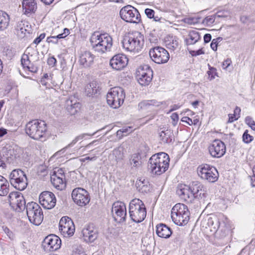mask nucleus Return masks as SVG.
Instances as JSON below:
<instances>
[{"instance_id":"nucleus-31","label":"nucleus","mask_w":255,"mask_h":255,"mask_svg":"<svg viewBox=\"0 0 255 255\" xmlns=\"http://www.w3.org/2000/svg\"><path fill=\"white\" fill-rule=\"evenodd\" d=\"M164 40L165 45L168 49L174 50L177 48L178 41L176 36L168 35L165 37Z\"/></svg>"},{"instance_id":"nucleus-63","label":"nucleus","mask_w":255,"mask_h":255,"mask_svg":"<svg viewBox=\"0 0 255 255\" xmlns=\"http://www.w3.org/2000/svg\"><path fill=\"white\" fill-rule=\"evenodd\" d=\"M121 129L124 134V133L127 134L128 133L131 132L132 131L131 128L129 127L128 128H123Z\"/></svg>"},{"instance_id":"nucleus-51","label":"nucleus","mask_w":255,"mask_h":255,"mask_svg":"<svg viewBox=\"0 0 255 255\" xmlns=\"http://www.w3.org/2000/svg\"><path fill=\"white\" fill-rule=\"evenodd\" d=\"M190 54L192 56H196L201 54H204V51L202 49H200L198 50H192L190 51Z\"/></svg>"},{"instance_id":"nucleus-25","label":"nucleus","mask_w":255,"mask_h":255,"mask_svg":"<svg viewBox=\"0 0 255 255\" xmlns=\"http://www.w3.org/2000/svg\"><path fill=\"white\" fill-rule=\"evenodd\" d=\"M88 192H85L84 194L81 192H72V197L74 201L78 205L83 206L88 204L90 201V198L87 194Z\"/></svg>"},{"instance_id":"nucleus-61","label":"nucleus","mask_w":255,"mask_h":255,"mask_svg":"<svg viewBox=\"0 0 255 255\" xmlns=\"http://www.w3.org/2000/svg\"><path fill=\"white\" fill-rule=\"evenodd\" d=\"M6 159V157H0V167H2L3 168L6 167L5 159Z\"/></svg>"},{"instance_id":"nucleus-53","label":"nucleus","mask_w":255,"mask_h":255,"mask_svg":"<svg viewBox=\"0 0 255 255\" xmlns=\"http://www.w3.org/2000/svg\"><path fill=\"white\" fill-rule=\"evenodd\" d=\"M28 70L29 71L32 73H36L38 71V67L35 66L33 63H31L27 68L26 69Z\"/></svg>"},{"instance_id":"nucleus-7","label":"nucleus","mask_w":255,"mask_h":255,"mask_svg":"<svg viewBox=\"0 0 255 255\" xmlns=\"http://www.w3.org/2000/svg\"><path fill=\"white\" fill-rule=\"evenodd\" d=\"M25 208L29 222L35 225H39L43 220V211L40 206L34 202H30L26 204Z\"/></svg>"},{"instance_id":"nucleus-64","label":"nucleus","mask_w":255,"mask_h":255,"mask_svg":"<svg viewBox=\"0 0 255 255\" xmlns=\"http://www.w3.org/2000/svg\"><path fill=\"white\" fill-rule=\"evenodd\" d=\"M7 133V130L3 128H0V137H2Z\"/></svg>"},{"instance_id":"nucleus-58","label":"nucleus","mask_w":255,"mask_h":255,"mask_svg":"<svg viewBox=\"0 0 255 255\" xmlns=\"http://www.w3.org/2000/svg\"><path fill=\"white\" fill-rule=\"evenodd\" d=\"M252 171L253 175L251 177V184L253 187H255V165L253 167Z\"/></svg>"},{"instance_id":"nucleus-6","label":"nucleus","mask_w":255,"mask_h":255,"mask_svg":"<svg viewBox=\"0 0 255 255\" xmlns=\"http://www.w3.org/2000/svg\"><path fill=\"white\" fill-rule=\"evenodd\" d=\"M129 214L131 220L135 223H140L145 218L146 210L145 205L139 199H134L129 203Z\"/></svg>"},{"instance_id":"nucleus-32","label":"nucleus","mask_w":255,"mask_h":255,"mask_svg":"<svg viewBox=\"0 0 255 255\" xmlns=\"http://www.w3.org/2000/svg\"><path fill=\"white\" fill-rule=\"evenodd\" d=\"M9 17L5 12L0 10V31L5 29L9 25Z\"/></svg>"},{"instance_id":"nucleus-17","label":"nucleus","mask_w":255,"mask_h":255,"mask_svg":"<svg viewBox=\"0 0 255 255\" xmlns=\"http://www.w3.org/2000/svg\"><path fill=\"white\" fill-rule=\"evenodd\" d=\"M9 204L13 210L20 212L25 208V201L20 192H10L8 195Z\"/></svg>"},{"instance_id":"nucleus-13","label":"nucleus","mask_w":255,"mask_h":255,"mask_svg":"<svg viewBox=\"0 0 255 255\" xmlns=\"http://www.w3.org/2000/svg\"><path fill=\"white\" fill-rule=\"evenodd\" d=\"M149 54L152 60L158 64L166 63L169 59L170 56L168 52L160 46L151 48Z\"/></svg>"},{"instance_id":"nucleus-39","label":"nucleus","mask_w":255,"mask_h":255,"mask_svg":"<svg viewBox=\"0 0 255 255\" xmlns=\"http://www.w3.org/2000/svg\"><path fill=\"white\" fill-rule=\"evenodd\" d=\"M31 61L28 54L24 53L21 58V64L23 68L26 69L30 65H31Z\"/></svg>"},{"instance_id":"nucleus-36","label":"nucleus","mask_w":255,"mask_h":255,"mask_svg":"<svg viewBox=\"0 0 255 255\" xmlns=\"http://www.w3.org/2000/svg\"><path fill=\"white\" fill-rule=\"evenodd\" d=\"M190 191H201L205 190L203 185L198 181H193L189 185Z\"/></svg>"},{"instance_id":"nucleus-55","label":"nucleus","mask_w":255,"mask_h":255,"mask_svg":"<svg viewBox=\"0 0 255 255\" xmlns=\"http://www.w3.org/2000/svg\"><path fill=\"white\" fill-rule=\"evenodd\" d=\"M56 63V59L54 57H51L47 60V64L52 67L55 66Z\"/></svg>"},{"instance_id":"nucleus-20","label":"nucleus","mask_w":255,"mask_h":255,"mask_svg":"<svg viewBox=\"0 0 255 255\" xmlns=\"http://www.w3.org/2000/svg\"><path fill=\"white\" fill-rule=\"evenodd\" d=\"M39 200L41 205L47 209L54 208L56 203V199L53 192H41Z\"/></svg>"},{"instance_id":"nucleus-30","label":"nucleus","mask_w":255,"mask_h":255,"mask_svg":"<svg viewBox=\"0 0 255 255\" xmlns=\"http://www.w3.org/2000/svg\"><path fill=\"white\" fill-rule=\"evenodd\" d=\"M99 86L98 83L93 81L88 84L85 87V92L89 97L93 96L99 92Z\"/></svg>"},{"instance_id":"nucleus-60","label":"nucleus","mask_w":255,"mask_h":255,"mask_svg":"<svg viewBox=\"0 0 255 255\" xmlns=\"http://www.w3.org/2000/svg\"><path fill=\"white\" fill-rule=\"evenodd\" d=\"M212 38V36L210 34L207 33L204 36V41L205 43L209 42Z\"/></svg>"},{"instance_id":"nucleus-29","label":"nucleus","mask_w":255,"mask_h":255,"mask_svg":"<svg viewBox=\"0 0 255 255\" xmlns=\"http://www.w3.org/2000/svg\"><path fill=\"white\" fill-rule=\"evenodd\" d=\"M159 140L161 144H169L172 141L173 134L170 129H167L159 131Z\"/></svg>"},{"instance_id":"nucleus-47","label":"nucleus","mask_w":255,"mask_h":255,"mask_svg":"<svg viewBox=\"0 0 255 255\" xmlns=\"http://www.w3.org/2000/svg\"><path fill=\"white\" fill-rule=\"evenodd\" d=\"M221 37H218L216 39H214L211 43V48L214 50L216 51L217 50L218 43L222 40Z\"/></svg>"},{"instance_id":"nucleus-14","label":"nucleus","mask_w":255,"mask_h":255,"mask_svg":"<svg viewBox=\"0 0 255 255\" xmlns=\"http://www.w3.org/2000/svg\"><path fill=\"white\" fill-rule=\"evenodd\" d=\"M137 79L139 84L142 86H147L151 82L153 71L148 65H144L138 68L137 71Z\"/></svg>"},{"instance_id":"nucleus-46","label":"nucleus","mask_w":255,"mask_h":255,"mask_svg":"<svg viewBox=\"0 0 255 255\" xmlns=\"http://www.w3.org/2000/svg\"><path fill=\"white\" fill-rule=\"evenodd\" d=\"M245 123L248 125L253 130H255V122L253 118L250 116H248L245 118Z\"/></svg>"},{"instance_id":"nucleus-43","label":"nucleus","mask_w":255,"mask_h":255,"mask_svg":"<svg viewBox=\"0 0 255 255\" xmlns=\"http://www.w3.org/2000/svg\"><path fill=\"white\" fill-rule=\"evenodd\" d=\"M254 137L248 133V130H246L243 135V140L245 143H249L253 141Z\"/></svg>"},{"instance_id":"nucleus-42","label":"nucleus","mask_w":255,"mask_h":255,"mask_svg":"<svg viewBox=\"0 0 255 255\" xmlns=\"http://www.w3.org/2000/svg\"><path fill=\"white\" fill-rule=\"evenodd\" d=\"M209 71L207 72V74L209 76V79L210 81L213 80L215 76L217 75V69L215 68L211 67L209 64Z\"/></svg>"},{"instance_id":"nucleus-27","label":"nucleus","mask_w":255,"mask_h":255,"mask_svg":"<svg viewBox=\"0 0 255 255\" xmlns=\"http://www.w3.org/2000/svg\"><path fill=\"white\" fill-rule=\"evenodd\" d=\"M199 192H180V194H179V196L181 198V200L184 201L187 203H192L194 199L200 198H202V197H205V194L203 193V194L200 193L198 195Z\"/></svg>"},{"instance_id":"nucleus-4","label":"nucleus","mask_w":255,"mask_h":255,"mask_svg":"<svg viewBox=\"0 0 255 255\" xmlns=\"http://www.w3.org/2000/svg\"><path fill=\"white\" fill-rule=\"evenodd\" d=\"M46 130V124L42 121L32 120L29 122L25 127L26 133L35 140H39L43 137Z\"/></svg>"},{"instance_id":"nucleus-56","label":"nucleus","mask_w":255,"mask_h":255,"mask_svg":"<svg viewBox=\"0 0 255 255\" xmlns=\"http://www.w3.org/2000/svg\"><path fill=\"white\" fill-rule=\"evenodd\" d=\"M26 31V29L25 27H24L23 28H22L21 29H20V31H17L16 32L17 35L19 37L22 38L25 36Z\"/></svg>"},{"instance_id":"nucleus-35","label":"nucleus","mask_w":255,"mask_h":255,"mask_svg":"<svg viewBox=\"0 0 255 255\" xmlns=\"http://www.w3.org/2000/svg\"><path fill=\"white\" fill-rule=\"evenodd\" d=\"M156 103L155 100L143 101L138 104V108L141 110H150L156 105Z\"/></svg>"},{"instance_id":"nucleus-1","label":"nucleus","mask_w":255,"mask_h":255,"mask_svg":"<svg viewBox=\"0 0 255 255\" xmlns=\"http://www.w3.org/2000/svg\"><path fill=\"white\" fill-rule=\"evenodd\" d=\"M90 42L92 49L101 54L110 51L113 45L112 38L108 34H101L98 32H95L92 35Z\"/></svg>"},{"instance_id":"nucleus-9","label":"nucleus","mask_w":255,"mask_h":255,"mask_svg":"<svg viewBox=\"0 0 255 255\" xmlns=\"http://www.w3.org/2000/svg\"><path fill=\"white\" fill-rule=\"evenodd\" d=\"M11 185L16 190L21 191L27 185V180L25 174L21 169H14L10 175Z\"/></svg>"},{"instance_id":"nucleus-44","label":"nucleus","mask_w":255,"mask_h":255,"mask_svg":"<svg viewBox=\"0 0 255 255\" xmlns=\"http://www.w3.org/2000/svg\"><path fill=\"white\" fill-rule=\"evenodd\" d=\"M215 21V17L214 15H210L205 17L202 21V23L204 25L209 26L213 24Z\"/></svg>"},{"instance_id":"nucleus-19","label":"nucleus","mask_w":255,"mask_h":255,"mask_svg":"<svg viewBox=\"0 0 255 255\" xmlns=\"http://www.w3.org/2000/svg\"><path fill=\"white\" fill-rule=\"evenodd\" d=\"M208 148L211 155L216 158H220L223 156L226 151L224 143L219 139L214 140Z\"/></svg>"},{"instance_id":"nucleus-59","label":"nucleus","mask_w":255,"mask_h":255,"mask_svg":"<svg viewBox=\"0 0 255 255\" xmlns=\"http://www.w3.org/2000/svg\"><path fill=\"white\" fill-rule=\"evenodd\" d=\"M231 63H232L231 60L229 58H228L223 62V64H222L223 67H224V68L226 69V68H228L230 65Z\"/></svg>"},{"instance_id":"nucleus-57","label":"nucleus","mask_w":255,"mask_h":255,"mask_svg":"<svg viewBox=\"0 0 255 255\" xmlns=\"http://www.w3.org/2000/svg\"><path fill=\"white\" fill-rule=\"evenodd\" d=\"M181 121L186 123L189 125H192L193 124V122L191 119L187 117H184L182 118Z\"/></svg>"},{"instance_id":"nucleus-54","label":"nucleus","mask_w":255,"mask_h":255,"mask_svg":"<svg viewBox=\"0 0 255 255\" xmlns=\"http://www.w3.org/2000/svg\"><path fill=\"white\" fill-rule=\"evenodd\" d=\"M25 22L23 21H18L17 23H16V25L15 27V29L16 30V31H20V29H21L22 28H23L24 27H25Z\"/></svg>"},{"instance_id":"nucleus-49","label":"nucleus","mask_w":255,"mask_h":255,"mask_svg":"<svg viewBox=\"0 0 255 255\" xmlns=\"http://www.w3.org/2000/svg\"><path fill=\"white\" fill-rule=\"evenodd\" d=\"M189 191V185L185 184L180 183L177 187V191Z\"/></svg>"},{"instance_id":"nucleus-24","label":"nucleus","mask_w":255,"mask_h":255,"mask_svg":"<svg viewBox=\"0 0 255 255\" xmlns=\"http://www.w3.org/2000/svg\"><path fill=\"white\" fill-rule=\"evenodd\" d=\"M65 107L70 115H74L79 111L80 104L75 98H71L66 101Z\"/></svg>"},{"instance_id":"nucleus-62","label":"nucleus","mask_w":255,"mask_h":255,"mask_svg":"<svg viewBox=\"0 0 255 255\" xmlns=\"http://www.w3.org/2000/svg\"><path fill=\"white\" fill-rule=\"evenodd\" d=\"M236 115L234 114L233 115L232 114H229V123H232L234 121L236 120H238V117L237 118H236Z\"/></svg>"},{"instance_id":"nucleus-5","label":"nucleus","mask_w":255,"mask_h":255,"mask_svg":"<svg viewBox=\"0 0 255 255\" xmlns=\"http://www.w3.org/2000/svg\"><path fill=\"white\" fill-rule=\"evenodd\" d=\"M171 217L173 222L177 225H185L189 221L190 212L186 205L182 203H178L172 208Z\"/></svg>"},{"instance_id":"nucleus-50","label":"nucleus","mask_w":255,"mask_h":255,"mask_svg":"<svg viewBox=\"0 0 255 255\" xmlns=\"http://www.w3.org/2000/svg\"><path fill=\"white\" fill-rule=\"evenodd\" d=\"M144 11L147 17L149 18H152V17H154L155 12L153 9L147 8L145 9Z\"/></svg>"},{"instance_id":"nucleus-10","label":"nucleus","mask_w":255,"mask_h":255,"mask_svg":"<svg viewBox=\"0 0 255 255\" xmlns=\"http://www.w3.org/2000/svg\"><path fill=\"white\" fill-rule=\"evenodd\" d=\"M120 15L121 18L127 22L137 23L140 20V15L138 11L130 5L122 8Z\"/></svg>"},{"instance_id":"nucleus-21","label":"nucleus","mask_w":255,"mask_h":255,"mask_svg":"<svg viewBox=\"0 0 255 255\" xmlns=\"http://www.w3.org/2000/svg\"><path fill=\"white\" fill-rule=\"evenodd\" d=\"M95 56L89 51H82L79 53L78 62L83 68L91 67L94 64Z\"/></svg>"},{"instance_id":"nucleus-37","label":"nucleus","mask_w":255,"mask_h":255,"mask_svg":"<svg viewBox=\"0 0 255 255\" xmlns=\"http://www.w3.org/2000/svg\"><path fill=\"white\" fill-rule=\"evenodd\" d=\"M113 155L115 157L116 160L118 162L122 160L124 157V148L123 147H119L113 151Z\"/></svg>"},{"instance_id":"nucleus-3","label":"nucleus","mask_w":255,"mask_h":255,"mask_svg":"<svg viewBox=\"0 0 255 255\" xmlns=\"http://www.w3.org/2000/svg\"><path fill=\"white\" fill-rule=\"evenodd\" d=\"M122 44L124 48L127 51L138 52L143 46L144 36L138 31L129 33L124 37Z\"/></svg>"},{"instance_id":"nucleus-28","label":"nucleus","mask_w":255,"mask_h":255,"mask_svg":"<svg viewBox=\"0 0 255 255\" xmlns=\"http://www.w3.org/2000/svg\"><path fill=\"white\" fill-rule=\"evenodd\" d=\"M156 228V234L160 238H168L172 234L171 229L165 224L162 223L158 224Z\"/></svg>"},{"instance_id":"nucleus-15","label":"nucleus","mask_w":255,"mask_h":255,"mask_svg":"<svg viewBox=\"0 0 255 255\" xmlns=\"http://www.w3.org/2000/svg\"><path fill=\"white\" fill-rule=\"evenodd\" d=\"M59 230L64 237L72 236L75 232V226L72 220L67 216L61 218L59 223Z\"/></svg>"},{"instance_id":"nucleus-2","label":"nucleus","mask_w":255,"mask_h":255,"mask_svg":"<svg viewBox=\"0 0 255 255\" xmlns=\"http://www.w3.org/2000/svg\"><path fill=\"white\" fill-rule=\"evenodd\" d=\"M169 161V157L167 153L159 152L150 158L148 167L153 174L160 175L168 169Z\"/></svg>"},{"instance_id":"nucleus-26","label":"nucleus","mask_w":255,"mask_h":255,"mask_svg":"<svg viewBox=\"0 0 255 255\" xmlns=\"http://www.w3.org/2000/svg\"><path fill=\"white\" fill-rule=\"evenodd\" d=\"M22 5L23 12L26 15L34 13L37 8L36 3L34 0H23Z\"/></svg>"},{"instance_id":"nucleus-38","label":"nucleus","mask_w":255,"mask_h":255,"mask_svg":"<svg viewBox=\"0 0 255 255\" xmlns=\"http://www.w3.org/2000/svg\"><path fill=\"white\" fill-rule=\"evenodd\" d=\"M140 157L138 154H134L130 159V164L132 167H138L141 165Z\"/></svg>"},{"instance_id":"nucleus-11","label":"nucleus","mask_w":255,"mask_h":255,"mask_svg":"<svg viewBox=\"0 0 255 255\" xmlns=\"http://www.w3.org/2000/svg\"><path fill=\"white\" fill-rule=\"evenodd\" d=\"M51 182L56 189L62 191L66 186L65 171L62 168H55L51 173Z\"/></svg>"},{"instance_id":"nucleus-22","label":"nucleus","mask_w":255,"mask_h":255,"mask_svg":"<svg viewBox=\"0 0 255 255\" xmlns=\"http://www.w3.org/2000/svg\"><path fill=\"white\" fill-rule=\"evenodd\" d=\"M84 241L87 243H93L98 238L99 231L94 225L90 224L85 227L82 230Z\"/></svg>"},{"instance_id":"nucleus-33","label":"nucleus","mask_w":255,"mask_h":255,"mask_svg":"<svg viewBox=\"0 0 255 255\" xmlns=\"http://www.w3.org/2000/svg\"><path fill=\"white\" fill-rule=\"evenodd\" d=\"M70 33L69 30L65 28L63 29V32L56 36H52L47 37V41L48 43H53L54 44H57L58 43V39L64 38L66 37L67 35H68Z\"/></svg>"},{"instance_id":"nucleus-18","label":"nucleus","mask_w":255,"mask_h":255,"mask_svg":"<svg viewBox=\"0 0 255 255\" xmlns=\"http://www.w3.org/2000/svg\"><path fill=\"white\" fill-rule=\"evenodd\" d=\"M61 245L60 239L58 236L51 234L44 239L42 246L45 251L52 252L59 249Z\"/></svg>"},{"instance_id":"nucleus-40","label":"nucleus","mask_w":255,"mask_h":255,"mask_svg":"<svg viewBox=\"0 0 255 255\" xmlns=\"http://www.w3.org/2000/svg\"><path fill=\"white\" fill-rule=\"evenodd\" d=\"M6 190H9V184L4 177L0 175V191Z\"/></svg>"},{"instance_id":"nucleus-41","label":"nucleus","mask_w":255,"mask_h":255,"mask_svg":"<svg viewBox=\"0 0 255 255\" xmlns=\"http://www.w3.org/2000/svg\"><path fill=\"white\" fill-rule=\"evenodd\" d=\"M94 134V133L93 134H88V133H83L82 134H80L77 137H75L74 139H73L71 143H70L66 147V148L70 147L72 146L73 145H74L79 140L82 139L86 135H93Z\"/></svg>"},{"instance_id":"nucleus-52","label":"nucleus","mask_w":255,"mask_h":255,"mask_svg":"<svg viewBox=\"0 0 255 255\" xmlns=\"http://www.w3.org/2000/svg\"><path fill=\"white\" fill-rule=\"evenodd\" d=\"M45 37V34L44 33L40 34L38 37L34 39L33 41V43L36 45L38 44L41 41V40L44 38Z\"/></svg>"},{"instance_id":"nucleus-16","label":"nucleus","mask_w":255,"mask_h":255,"mask_svg":"<svg viewBox=\"0 0 255 255\" xmlns=\"http://www.w3.org/2000/svg\"><path fill=\"white\" fill-rule=\"evenodd\" d=\"M112 213L115 221L121 223L126 221L127 209L126 205L122 202H116L113 203Z\"/></svg>"},{"instance_id":"nucleus-34","label":"nucleus","mask_w":255,"mask_h":255,"mask_svg":"<svg viewBox=\"0 0 255 255\" xmlns=\"http://www.w3.org/2000/svg\"><path fill=\"white\" fill-rule=\"evenodd\" d=\"M200 39L198 32L192 30L190 31L188 34V38L186 39L187 44H194Z\"/></svg>"},{"instance_id":"nucleus-8","label":"nucleus","mask_w":255,"mask_h":255,"mask_svg":"<svg viewBox=\"0 0 255 255\" xmlns=\"http://www.w3.org/2000/svg\"><path fill=\"white\" fill-rule=\"evenodd\" d=\"M125 96L124 90L122 88L115 87L111 88L107 94V103L114 109L118 108L123 104Z\"/></svg>"},{"instance_id":"nucleus-12","label":"nucleus","mask_w":255,"mask_h":255,"mask_svg":"<svg viewBox=\"0 0 255 255\" xmlns=\"http://www.w3.org/2000/svg\"><path fill=\"white\" fill-rule=\"evenodd\" d=\"M198 175L203 179L209 182H215L218 178V172L216 168L208 164L200 165L197 168Z\"/></svg>"},{"instance_id":"nucleus-45","label":"nucleus","mask_w":255,"mask_h":255,"mask_svg":"<svg viewBox=\"0 0 255 255\" xmlns=\"http://www.w3.org/2000/svg\"><path fill=\"white\" fill-rule=\"evenodd\" d=\"M3 54L8 57L9 59H11L13 56V51L11 48L9 47H5L3 50Z\"/></svg>"},{"instance_id":"nucleus-48","label":"nucleus","mask_w":255,"mask_h":255,"mask_svg":"<svg viewBox=\"0 0 255 255\" xmlns=\"http://www.w3.org/2000/svg\"><path fill=\"white\" fill-rule=\"evenodd\" d=\"M200 17H189L186 18L185 21L186 23L190 24H194L200 22Z\"/></svg>"},{"instance_id":"nucleus-23","label":"nucleus","mask_w":255,"mask_h":255,"mask_svg":"<svg viewBox=\"0 0 255 255\" xmlns=\"http://www.w3.org/2000/svg\"><path fill=\"white\" fill-rule=\"evenodd\" d=\"M128 63V59L123 54L115 55L110 60V65L116 70H121L124 69Z\"/></svg>"}]
</instances>
